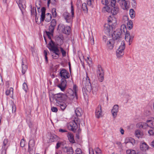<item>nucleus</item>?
<instances>
[{"label":"nucleus","instance_id":"obj_18","mask_svg":"<svg viewBox=\"0 0 154 154\" xmlns=\"http://www.w3.org/2000/svg\"><path fill=\"white\" fill-rule=\"evenodd\" d=\"M149 148V146L144 142H141L140 144V149L143 151H145Z\"/></svg>","mask_w":154,"mask_h":154},{"label":"nucleus","instance_id":"obj_50","mask_svg":"<svg viewBox=\"0 0 154 154\" xmlns=\"http://www.w3.org/2000/svg\"><path fill=\"white\" fill-rule=\"evenodd\" d=\"M76 154H84L82 152L81 149L77 148L75 151Z\"/></svg>","mask_w":154,"mask_h":154},{"label":"nucleus","instance_id":"obj_12","mask_svg":"<svg viewBox=\"0 0 154 154\" xmlns=\"http://www.w3.org/2000/svg\"><path fill=\"white\" fill-rule=\"evenodd\" d=\"M8 142V141L7 139H5L3 141V145L2 146L1 154H6V150L9 146Z\"/></svg>","mask_w":154,"mask_h":154},{"label":"nucleus","instance_id":"obj_14","mask_svg":"<svg viewBox=\"0 0 154 154\" xmlns=\"http://www.w3.org/2000/svg\"><path fill=\"white\" fill-rule=\"evenodd\" d=\"M16 2L20 10L22 12L23 10L26 7V6L25 5L24 1H23V0H16Z\"/></svg>","mask_w":154,"mask_h":154},{"label":"nucleus","instance_id":"obj_6","mask_svg":"<svg viewBox=\"0 0 154 154\" xmlns=\"http://www.w3.org/2000/svg\"><path fill=\"white\" fill-rule=\"evenodd\" d=\"M77 123H79L80 125V123L79 122V119H77L76 120H75L69 122L67 124V127L68 129L73 132H75L78 128Z\"/></svg>","mask_w":154,"mask_h":154},{"label":"nucleus","instance_id":"obj_47","mask_svg":"<svg viewBox=\"0 0 154 154\" xmlns=\"http://www.w3.org/2000/svg\"><path fill=\"white\" fill-rule=\"evenodd\" d=\"M71 13L72 14V18L74 17V9L72 5V2H71Z\"/></svg>","mask_w":154,"mask_h":154},{"label":"nucleus","instance_id":"obj_16","mask_svg":"<svg viewBox=\"0 0 154 154\" xmlns=\"http://www.w3.org/2000/svg\"><path fill=\"white\" fill-rule=\"evenodd\" d=\"M119 111V106L117 105H115L112 110L111 112L112 115L114 118L116 117L117 113Z\"/></svg>","mask_w":154,"mask_h":154},{"label":"nucleus","instance_id":"obj_43","mask_svg":"<svg viewBox=\"0 0 154 154\" xmlns=\"http://www.w3.org/2000/svg\"><path fill=\"white\" fill-rule=\"evenodd\" d=\"M135 151L132 149H128L126 151L127 154H135Z\"/></svg>","mask_w":154,"mask_h":154},{"label":"nucleus","instance_id":"obj_42","mask_svg":"<svg viewBox=\"0 0 154 154\" xmlns=\"http://www.w3.org/2000/svg\"><path fill=\"white\" fill-rule=\"evenodd\" d=\"M103 11H106V12H111V9L108 5H106L105 7H104L103 9Z\"/></svg>","mask_w":154,"mask_h":154},{"label":"nucleus","instance_id":"obj_2","mask_svg":"<svg viewBox=\"0 0 154 154\" xmlns=\"http://www.w3.org/2000/svg\"><path fill=\"white\" fill-rule=\"evenodd\" d=\"M72 94H74L73 93L72 91L69 89L68 90V92L66 94L60 93L53 94L52 96H50V101L51 102V98H52L56 101V103L58 101H60V100H65L67 98L71 100H72L74 99V97Z\"/></svg>","mask_w":154,"mask_h":154},{"label":"nucleus","instance_id":"obj_41","mask_svg":"<svg viewBox=\"0 0 154 154\" xmlns=\"http://www.w3.org/2000/svg\"><path fill=\"white\" fill-rule=\"evenodd\" d=\"M34 147H30L29 148V146H28V151L29 152L30 154H35V149H34Z\"/></svg>","mask_w":154,"mask_h":154},{"label":"nucleus","instance_id":"obj_36","mask_svg":"<svg viewBox=\"0 0 154 154\" xmlns=\"http://www.w3.org/2000/svg\"><path fill=\"white\" fill-rule=\"evenodd\" d=\"M123 19L127 21V25H133V23L130 20L128 21V16H124L123 17Z\"/></svg>","mask_w":154,"mask_h":154},{"label":"nucleus","instance_id":"obj_39","mask_svg":"<svg viewBox=\"0 0 154 154\" xmlns=\"http://www.w3.org/2000/svg\"><path fill=\"white\" fill-rule=\"evenodd\" d=\"M45 33L48 37V38L49 39H50L51 41L52 40L51 39V35H53V33L51 32H50V31H45Z\"/></svg>","mask_w":154,"mask_h":154},{"label":"nucleus","instance_id":"obj_62","mask_svg":"<svg viewBox=\"0 0 154 154\" xmlns=\"http://www.w3.org/2000/svg\"><path fill=\"white\" fill-rule=\"evenodd\" d=\"M137 127L140 128H142V122H140L138 123L137 125Z\"/></svg>","mask_w":154,"mask_h":154},{"label":"nucleus","instance_id":"obj_51","mask_svg":"<svg viewBox=\"0 0 154 154\" xmlns=\"http://www.w3.org/2000/svg\"><path fill=\"white\" fill-rule=\"evenodd\" d=\"M148 133L150 136H154V129H152L149 130Z\"/></svg>","mask_w":154,"mask_h":154},{"label":"nucleus","instance_id":"obj_22","mask_svg":"<svg viewBox=\"0 0 154 154\" xmlns=\"http://www.w3.org/2000/svg\"><path fill=\"white\" fill-rule=\"evenodd\" d=\"M120 4L121 5V6L122 8L124 10H128L129 7L127 5V3L125 0H121Z\"/></svg>","mask_w":154,"mask_h":154},{"label":"nucleus","instance_id":"obj_34","mask_svg":"<svg viewBox=\"0 0 154 154\" xmlns=\"http://www.w3.org/2000/svg\"><path fill=\"white\" fill-rule=\"evenodd\" d=\"M129 14L131 18H134L135 16V12L133 9H131L129 11Z\"/></svg>","mask_w":154,"mask_h":154},{"label":"nucleus","instance_id":"obj_33","mask_svg":"<svg viewBox=\"0 0 154 154\" xmlns=\"http://www.w3.org/2000/svg\"><path fill=\"white\" fill-rule=\"evenodd\" d=\"M82 10L84 11V12L86 13H87L88 12V9L87 6V5L86 3H83L82 6Z\"/></svg>","mask_w":154,"mask_h":154},{"label":"nucleus","instance_id":"obj_61","mask_svg":"<svg viewBox=\"0 0 154 154\" xmlns=\"http://www.w3.org/2000/svg\"><path fill=\"white\" fill-rule=\"evenodd\" d=\"M51 110L53 112H57L58 111L57 108L54 106L51 107Z\"/></svg>","mask_w":154,"mask_h":154},{"label":"nucleus","instance_id":"obj_64","mask_svg":"<svg viewBox=\"0 0 154 154\" xmlns=\"http://www.w3.org/2000/svg\"><path fill=\"white\" fill-rule=\"evenodd\" d=\"M52 57L54 59H57L59 57V55H52Z\"/></svg>","mask_w":154,"mask_h":154},{"label":"nucleus","instance_id":"obj_58","mask_svg":"<svg viewBox=\"0 0 154 154\" xmlns=\"http://www.w3.org/2000/svg\"><path fill=\"white\" fill-rule=\"evenodd\" d=\"M11 109L12 110V111L13 113H14L16 111V107L15 105H12L11 106Z\"/></svg>","mask_w":154,"mask_h":154},{"label":"nucleus","instance_id":"obj_57","mask_svg":"<svg viewBox=\"0 0 154 154\" xmlns=\"http://www.w3.org/2000/svg\"><path fill=\"white\" fill-rule=\"evenodd\" d=\"M23 89L26 92H27V85L25 83H24L23 84Z\"/></svg>","mask_w":154,"mask_h":154},{"label":"nucleus","instance_id":"obj_4","mask_svg":"<svg viewBox=\"0 0 154 154\" xmlns=\"http://www.w3.org/2000/svg\"><path fill=\"white\" fill-rule=\"evenodd\" d=\"M46 11L45 8L43 7L41 9V15L40 17V22L43 21L44 20L47 22H49L51 20V14L49 13L45 14Z\"/></svg>","mask_w":154,"mask_h":154},{"label":"nucleus","instance_id":"obj_25","mask_svg":"<svg viewBox=\"0 0 154 154\" xmlns=\"http://www.w3.org/2000/svg\"><path fill=\"white\" fill-rule=\"evenodd\" d=\"M111 9V13L114 15H116L119 11V8L118 6L112 7Z\"/></svg>","mask_w":154,"mask_h":154},{"label":"nucleus","instance_id":"obj_38","mask_svg":"<svg viewBox=\"0 0 154 154\" xmlns=\"http://www.w3.org/2000/svg\"><path fill=\"white\" fill-rule=\"evenodd\" d=\"M28 146L29 147H34L35 145V141L34 140L31 139L29 140Z\"/></svg>","mask_w":154,"mask_h":154},{"label":"nucleus","instance_id":"obj_60","mask_svg":"<svg viewBox=\"0 0 154 154\" xmlns=\"http://www.w3.org/2000/svg\"><path fill=\"white\" fill-rule=\"evenodd\" d=\"M62 143L61 142H58L57 143L56 148L58 149L62 145Z\"/></svg>","mask_w":154,"mask_h":154},{"label":"nucleus","instance_id":"obj_3","mask_svg":"<svg viewBox=\"0 0 154 154\" xmlns=\"http://www.w3.org/2000/svg\"><path fill=\"white\" fill-rule=\"evenodd\" d=\"M123 29V32H125V31H127V29L125 25L121 26V29H118L115 31L112 34V37L113 39L117 43L120 42L121 38H122L123 32L122 31V28Z\"/></svg>","mask_w":154,"mask_h":154},{"label":"nucleus","instance_id":"obj_52","mask_svg":"<svg viewBox=\"0 0 154 154\" xmlns=\"http://www.w3.org/2000/svg\"><path fill=\"white\" fill-rule=\"evenodd\" d=\"M148 126V124L145 122H142V128L143 129H146Z\"/></svg>","mask_w":154,"mask_h":154},{"label":"nucleus","instance_id":"obj_37","mask_svg":"<svg viewBox=\"0 0 154 154\" xmlns=\"http://www.w3.org/2000/svg\"><path fill=\"white\" fill-rule=\"evenodd\" d=\"M13 93V88H10L9 89L7 90L5 92L6 95L8 96L10 95V94Z\"/></svg>","mask_w":154,"mask_h":154},{"label":"nucleus","instance_id":"obj_1","mask_svg":"<svg viewBox=\"0 0 154 154\" xmlns=\"http://www.w3.org/2000/svg\"><path fill=\"white\" fill-rule=\"evenodd\" d=\"M83 84L85 85V87L88 92H90L92 90L93 94H96L98 90L99 84L97 81H94L91 85L87 73H86V77L85 79H84Z\"/></svg>","mask_w":154,"mask_h":154},{"label":"nucleus","instance_id":"obj_30","mask_svg":"<svg viewBox=\"0 0 154 154\" xmlns=\"http://www.w3.org/2000/svg\"><path fill=\"white\" fill-rule=\"evenodd\" d=\"M71 28L69 26H67L63 30V32L66 34L69 35L70 32Z\"/></svg>","mask_w":154,"mask_h":154},{"label":"nucleus","instance_id":"obj_19","mask_svg":"<svg viewBox=\"0 0 154 154\" xmlns=\"http://www.w3.org/2000/svg\"><path fill=\"white\" fill-rule=\"evenodd\" d=\"M56 105L59 107L62 110H64L66 108L67 105L63 101H58L57 102Z\"/></svg>","mask_w":154,"mask_h":154},{"label":"nucleus","instance_id":"obj_28","mask_svg":"<svg viewBox=\"0 0 154 154\" xmlns=\"http://www.w3.org/2000/svg\"><path fill=\"white\" fill-rule=\"evenodd\" d=\"M146 122L148 124V126L152 128H154V118L148 120Z\"/></svg>","mask_w":154,"mask_h":154},{"label":"nucleus","instance_id":"obj_45","mask_svg":"<svg viewBox=\"0 0 154 154\" xmlns=\"http://www.w3.org/2000/svg\"><path fill=\"white\" fill-rule=\"evenodd\" d=\"M52 13L53 17H55L57 15L56 11V9L55 8H53L52 9Z\"/></svg>","mask_w":154,"mask_h":154},{"label":"nucleus","instance_id":"obj_27","mask_svg":"<svg viewBox=\"0 0 154 154\" xmlns=\"http://www.w3.org/2000/svg\"><path fill=\"white\" fill-rule=\"evenodd\" d=\"M77 88V86L76 85H74L73 87V89L72 90L73 91V93L74 94H72V95L74 96V98H75H75L76 100H77L78 99V96L77 95V90L76 89Z\"/></svg>","mask_w":154,"mask_h":154},{"label":"nucleus","instance_id":"obj_40","mask_svg":"<svg viewBox=\"0 0 154 154\" xmlns=\"http://www.w3.org/2000/svg\"><path fill=\"white\" fill-rule=\"evenodd\" d=\"M44 54L45 56V59L46 62H48V60L47 55L48 54H49V53L48 50H44Z\"/></svg>","mask_w":154,"mask_h":154},{"label":"nucleus","instance_id":"obj_63","mask_svg":"<svg viewBox=\"0 0 154 154\" xmlns=\"http://www.w3.org/2000/svg\"><path fill=\"white\" fill-rule=\"evenodd\" d=\"M93 0H87V3L88 5L91 6V2Z\"/></svg>","mask_w":154,"mask_h":154},{"label":"nucleus","instance_id":"obj_55","mask_svg":"<svg viewBox=\"0 0 154 154\" xmlns=\"http://www.w3.org/2000/svg\"><path fill=\"white\" fill-rule=\"evenodd\" d=\"M20 145L21 147H23L25 146V140L24 139H22L20 141Z\"/></svg>","mask_w":154,"mask_h":154},{"label":"nucleus","instance_id":"obj_10","mask_svg":"<svg viewBox=\"0 0 154 154\" xmlns=\"http://www.w3.org/2000/svg\"><path fill=\"white\" fill-rule=\"evenodd\" d=\"M59 74L61 78L65 79L69 78L70 76L69 73L64 69H60Z\"/></svg>","mask_w":154,"mask_h":154},{"label":"nucleus","instance_id":"obj_20","mask_svg":"<svg viewBox=\"0 0 154 154\" xmlns=\"http://www.w3.org/2000/svg\"><path fill=\"white\" fill-rule=\"evenodd\" d=\"M67 23H69L71 20L70 14L66 12H64L63 15Z\"/></svg>","mask_w":154,"mask_h":154},{"label":"nucleus","instance_id":"obj_7","mask_svg":"<svg viewBox=\"0 0 154 154\" xmlns=\"http://www.w3.org/2000/svg\"><path fill=\"white\" fill-rule=\"evenodd\" d=\"M112 17L109 16L108 18V21L109 24H105L104 25V30L106 34H109L110 32L111 29L112 28V24H113V20H111Z\"/></svg>","mask_w":154,"mask_h":154},{"label":"nucleus","instance_id":"obj_26","mask_svg":"<svg viewBox=\"0 0 154 154\" xmlns=\"http://www.w3.org/2000/svg\"><path fill=\"white\" fill-rule=\"evenodd\" d=\"M22 73L23 74H24L27 70L28 66L23 62V59H22Z\"/></svg>","mask_w":154,"mask_h":154},{"label":"nucleus","instance_id":"obj_21","mask_svg":"<svg viewBox=\"0 0 154 154\" xmlns=\"http://www.w3.org/2000/svg\"><path fill=\"white\" fill-rule=\"evenodd\" d=\"M68 139L69 141L72 143H75V140L74 138V137L73 134L70 132H68L67 135Z\"/></svg>","mask_w":154,"mask_h":154},{"label":"nucleus","instance_id":"obj_49","mask_svg":"<svg viewBox=\"0 0 154 154\" xmlns=\"http://www.w3.org/2000/svg\"><path fill=\"white\" fill-rule=\"evenodd\" d=\"M61 52L62 53V56L63 57H65L66 56V52L64 50L63 48L60 47V48Z\"/></svg>","mask_w":154,"mask_h":154},{"label":"nucleus","instance_id":"obj_23","mask_svg":"<svg viewBox=\"0 0 154 154\" xmlns=\"http://www.w3.org/2000/svg\"><path fill=\"white\" fill-rule=\"evenodd\" d=\"M131 143L134 145L135 143L134 140L131 138H127L126 139L124 143L125 144L128 143Z\"/></svg>","mask_w":154,"mask_h":154},{"label":"nucleus","instance_id":"obj_11","mask_svg":"<svg viewBox=\"0 0 154 154\" xmlns=\"http://www.w3.org/2000/svg\"><path fill=\"white\" fill-rule=\"evenodd\" d=\"M95 114L96 117L97 119L102 117V110L101 107L100 105H98L97 107L95 110Z\"/></svg>","mask_w":154,"mask_h":154},{"label":"nucleus","instance_id":"obj_17","mask_svg":"<svg viewBox=\"0 0 154 154\" xmlns=\"http://www.w3.org/2000/svg\"><path fill=\"white\" fill-rule=\"evenodd\" d=\"M116 43V42L112 38L109 40L106 44L107 47L110 49H112L113 48L115 44Z\"/></svg>","mask_w":154,"mask_h":154},{"label":"nucleus","instance_id":"obj_59","mask_svg":"<svg viewBox=\"0 0 154 154\" xmlns=\"http://www.w3.org/2000/svg\"><path fill=\"white\" fill-rule=\"evenodd\" d=\"M54 28V27L50 25L49 27V30L50 31L53 33Z\"/></svg>","mask_w":154,"mask_h":154},{"label":"nucleus","instance_id":"obj_54","mask_svg":"<svg viewBox=\"0 0 154 154\" xmlns=\"http://www.w3.org/2000/svg\"><path fill=\"white\" fill-rule=\"evenodd\" d=\"M137 3L136 0H133L132 2V6L133 8H136V7Z\"/></svg>","mask_w":154,"mask_h":154},{"label":"nucleus","instance_id":"obj_5","mask_svg":"<svg viewBox=\"0 0 154 154\" xmlns=\"http://www.w3.org/2000/svg\"><path fill=\"white\" fill-rule=\"evenodd\" d=\"M48 48L51 51L53 52V53L56 55H60V53L58 48L55 46V44L52 40L50 41L48 45Z\"/></svg>","mask_w":154,"mask_h":154},{"label":"nucleus","instance_id":"obj_31","mask_svg":"<svg viewBox=\"0 0 154 154\" xmlns=\"http://www.w3.org/2000/svg\"><path fill=\"white\" fill-rule=\"evenodd\" d=\"M75 112L77 117L80 116L82 113V111L80 108H77L75 110Z\"/></svg>","mask_w":154,"mask_h":154},{"label":"nucleus","instance_id":"obj_48","mask_svg":"<svg viewBox=\"0 0 154 154\" xmlns=\"http://www.w3.org/2000/svg\"><path fill=\"white\" fill-rule=\"evenodd\" d=\"M116 0H111L110 5L112 7H114L117 6L116 5Z\"/></svg>","mask_w":154,"mask_h":154},{"label":"nucleus","instance_id":"obj_24","mask_svg":"<svg viewBox=\"0 0 154 154\" xmlns=\"http://www.w3.org/2000/svg\"><path fill=\"white\" fill-rule=\"evenodd\" d=\"M59 139V137L54 134L51 135L50 136L49 141L50 142H53L54 141H57Z\"/></svg>","mask_w":154,"mask_h":154},{"label":"nucleus","instance_id":"obj_9","mask_svg":"<svg viewBox=\"0 0 154 154\" xmlns=\"http://www.w3.org/2000/svg\"><path fill=\"white\" fill-rule=\"evenodd\" d=\"M97 72L99 81L102 82L104 80V71L100 65H98Z\"/></svg>","mask_w":154,"mask_h":154},{"label":"nucleus","instance_id":"obj_35","mask_svg":"<svg viewBox=\"0 0 154 154\" xmlns=\"http://www.w3.org/2000/svg\"><path fill=\"white\" fill-rule=\"evenodd\" d=\"M135 134L136 136L138 138L142 136L143 135V133L140 130H137L135 132Z\"/></svg>","mask_w":154,"mask_h":154},{"label":"nucleus","instance_id":"obj_15","mask_svg":"<svg viewBox=\"0 0 154 154\" xmlns=\"http://www.w3.org/2000/svg\"><path fill=\"white\" fill-rule=\"evenodd\" d=\"M62 148L64 151L66 152L67 154H73V153L74 151L71 147L63 146L62 147Z\"/></svg>","mask_w":154,"mask_h":154},{"label":"nucleus","instance_id":"obj_32","mask_svg":"<svg viewBox=\"0 0 154 154\" xmlns=\"http://www.w3.org/2000/svg\"><path fill=\"white\" fill-rule=\"evenodd\" d=\"M125 39L126 41L129 42V45H130V33L129 32L126 31L125 36Z\"/></svg>","mask_w":154,"mask_h":154},{"label":"nucleus","instance_id":"obj_8","mask_svg":"<svg viewBox=\"0 0 154 154\" xmlns=\"http://www.w3.org/2000/svg\"><path fill=\"white\" fill-rule=\"evenodd\" d=\"M125 44L124 41H122L121 45L116 51V56L118 58H120L124 54Z\"/></svg>","mask_w":154,"mask_h":154},{"label":"nucleus","instance_id":"obj_13","mask_svg":"<svg viewBox=\"0 0 154 154\" xmlns=\"http://www.w3.org/2000/svg\"><path fill=\"white\" fill-rule=\"evenodd\" d=\"M66 81L65 79H62L61 80V83L59 84L57 86L62 91H63L66 88Z\"/></svg>","mask_w":154,"mask_h":154},{"label":"nucleus","instance_id":"obj_29","mask_svg":"<svg viewBox=\"0 0 154 154\" xmlns=\"http://www.w3.org/2000/svg\"><path fill=\"white\" fill-rule=\"evenodd\" d=\"M30 8L31 9V14L32 15H35V20L36 21V19H38V18H37L36 17V11L35 8L32 7L31 5H30Z\"/></svg>","mask_w":154,"mask_h":154},{"label":"nucleus","instance_id":"obj_44","mask_svg":"<svg viewBox=\"0 0 154 154\" xmlns=\"http://www.w3.org/2000/svg\"><path fill=\"white\" fill-rule=\"evenodd\" d=\"M56 25V21L55 19H52L51 22L50 26L55 27Z\"/></svg>","mask_w":154,"mask_h":154},{"label":"nucleus","instance_id":"obj_46","mask_svg":"<svg viewBox=\"0 0 154 154\" xmlns=\"http://www.w3.org/2000/svg\"><path fill=\"white\" fill-rule=\"evenodd\" d=\"M110 2V0H101V3H102L104 5L106 6V5H108L109 4V2Z\"/></svg>","mask_w":154,"mask_h":154},{"label":"nucleus","instance_id":"obj_56","mask_svg":"<svg viewBox=\"0 0 154 154\" xmlns=\"http://www.w3.org/2000/svg\"><path fill=\"white\" fill-rule=\"evenodd\" d=\"M96 154H101V150L99 148H97L95 149Z\"/></svg>","mask_w":154,"mask_h":154},{"label":"nucleus","instance_id":"obj_53","mask_svg":"<svg viewBox=\"0 0 154 154\" xmlns=\"http://www.w3.org/2000/svg\"><path fill=\"white\" fill-rule=\"evenodd\" d=\"M65 28L63 24H60L58 26V28H60V29H61L62 30H63L64 28Z\"/></svg>","mask_w":154,"mask_h":154}]
</instances>
